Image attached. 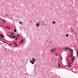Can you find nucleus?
Masks as SVG:
<instances>
[{
	"label": "nucleus",
	"instance_id": "nucleus-3",
	"mask_svg": "<svg viewBox=\"0 0 78 78\" xmlns=\"http://www.w3.org/2000/svg\"><path fill=\"white\" fill-rule=\"evenodd\" d=\"M0 20H2V22L4 23H6V21H5V20L2 19V18H0Z\"/></svg>",
	"mask_w": 78,
	"mask_h": 78
},
{
	"label": "nucleus",
	"instance_id": "nucleus-1",
	"mask_svg": "<svg viewBox=\"0 0 78 78\" xmlns=\"http://www.w3.org/2000/svg\"><path fill=\"white\" fill-rule=\"evenodd\" d=\"M36 60L34 58H33L32 59V60H31L30 62L32 64H34V62L36 61Z\"/></svg>",
	"mask_w": 78,
	"mask_h": 78
},
{
	"label": "nucleus",
	"instance_id": "nucleus-12",
	"mask_svg": "<svg viewBox=\"0 0 78 78\" xmlns=\"http://www.w3.org/2000/svg\"><path fill=\"white\" fill-rule=\"evenodd\" d=\"M53 50H54V48H53L52 49V50L51 51V52H53Z\"/></svg>",
	"mask_w": 78,
	"mask_h": 78
},
{
	"label": "nucleus",
	"instance_id": "nucleus-9",
	"mask_svg": "<svg viewBox=\"0 0 78 78\" xmlns=\"http://www.w3.org/2000/svg\"><path fill=\"white\" fill-rule=\"evenodd\" d=\"M14 32H15V33H16L17 30H16V29H14Z\"/></svg>",
	"mask_w": 78,
	"mask_h": 78
},
{
	"label": "nucleus",
	"instance_id": "nucleus-28",
	"mask_svg": "<svg viewBox=\"0 0 78 78\" xmlns=\"http://www.w3.org/2000/svg\"><path fill=\"white\" fill-rule=\"evenodd\" d=\"M17 46H18V45L16 44V47H17Z\"/></svg>",
	"mask_w": 78,
	"mask_h": 78
},
{
	"label": "nucleus",
	"instance_id": "nucleus-7",
	"mask_svg": "<svg viewBox=\"0 0 78 78\" xmlns=\"http://www.w3.org/2000/svg\"><path fill=\"white\" fill-rule=\"evenodd\" d=\"M0 36H1L2 37H4V36L3 34H0Z\"/></svg>",
	"mask_w": 78,
	"mask_h": 78
},
{
	"label": "nucleus",
	"instance_id": "nucleus-23",
	"mask_svg": "<svg viewBox=\"0 0 78 78\" xmlns=\"http://www.w3.org/2000/svg\"><path fill=\"white\" fill-rule=\"evenodd\" d=\"M12 36H13V35H10V36H11V37H12Z\"/></svg>",
	"mask_w": 78,
	"mask_h": 78
},
{
	"label": "nucleus",
	"instance_id": "nucleus-15",
	"mask_svg": "<svg viewBox=\"0 0 78 78\" xmlns=\"http://www.w3.org/2000/svg\"><path fill=\"white\" fill-rule=\"evenodd\" d=\"M21 42L23 43V41H24V40H21Z\"/></svg>",
	"mask_w": 78,
	"mask_h": 78
},
{
	"label": "nucleus",
	"instance_id": "nucleus-32",
	"mask_svg": "<svg viewBox=\"0 0 78 78\" xmlns=\"http://www.w3.org/2000/svg\"><path fill=\"white\" fill-rule=\"evenodd\" d=\"M15 37L16 38H17V37L15 36Z\"/></svg>",
	"mask_w": 78,
	"mask_h": 78
},
{
	"label": "nucleus",
	"instance_id": "nucleus-16",
	"mask_svg": "<svg viewBox=\"0 0 78 78\" xmlns=\"http://www.w3.org/2000/svg\"><path fill=\"white\" fill-rule=\"evenodd\" d=\"M3 39V38H2V37H1L0 38V40L2 41V39Z\"/></svg>",
	"mask_w": 78,
	"mask_h": 78
},
{
	"label": "nucleus",
	"instance_id": "nucleus-17",
	"mask_svg": "<svg viewBox=\"0 0 78 78\" xmlns=\"http://www.w3.org/2000/svg\"><path fill=\"white\" fill-rule=\"evenodd\" d=\"M11 34H14V33H11Z\"/></svg>",
	"mask_w": 78,
	"mask_h": 78
},
{
	"label": "nucleus",
	"instance_id": "nucleus-11",
	"mask_svg": "<svg viewBox=\"0 0 78 78\" xmlns=\"http://www.w3.org/2000/svg\"><path fill=\"white\" fill-rule=\"evenodd\" d=\"M58 67H59V68H60L61 67V65H60V63H58Z\"/></svg>",
	"mask_w": 78,
	"mask_h": 78
},
{
	"label": "nucleus",
	"instance_id": "nucleus-19",
	"mask_svg": "<svg viewBox=\"0 0 78 78\" xmlns=\"http://www.w3.org/2000/svg\"><path fill=\"white\" fill-rule=\"evenodd\" d=\"M65 50H68V48H65Z\"/></svg>",
	"mask_w": 78,
	"mask_h": 78
},
{
	"label": "nucleus",
	"instance_id": "nucleus-22",
	"mask_svg": "<svg viewBox=\"0 0 78 78\" xmlns=\"http://www.w3.org/2000/svg\"><path fill=\"white\" fill-rule=\"evenodd\" d=\"M66 36H67V37H68V36H69V35L68 34H66Z\"/></svg>",
	"mask_w": 78,
	"mask_h": 78
},
{
	"label": "nucleus",
	"instance_id": "nucleus-4",
	"mask_svg": "<svg viewBox=\"0 0 78 78\" xmlns=\"http://www.w3.org/2000/svg\"><path fill=\"white\" fill-rule=\"evenodd\" d=\"M70 67H71V64H70V63L69 62L68 67H69V68H70Z\"/></svg>",
	"mask_w": 78,
	"mask_h": 78
},
{
	"label": "nucleus",
	"instance_id": "nucleus-18",
	"mask_svg": "<svg viewBox=\"0 0 78 78\" xmlns=\"http://www.w3.org/2000/svg\"><path fill=\"white\" fill-rule=\"evenodd\" d=\"M15 37H16V36H13V39L15 38Z\"/></svg>",
	"mask_w": 78,
	"mask_h": 78
},
{
	"label": "nucleus",
	"instance_id": "nucleus-33",
	"mask_svg": "<svg viewBox=\"0 0 78 78\" xmlns=\"http://www.w3.org/2000/svg\"><path fill=\"white\" fill-rule=\"evenodd\" d=\"M61 59H62V57H61Z\"/></svg>",
	"mask_w": 78,
	"mask_h": 78
},
{
	"label": "nucleus",
	"instance_id": "nucleus-10",
	"mask_svg": "<svg viewBox=\"0 0 78 78\" xmlns=\"http://www.w3.org/2000/svg\"><path fill=\"white\" fill-rule=\"evenodd\" d=\"M6 28H7L8 29H10V28L9 27L7 26L5 27Z\"/></svg>",
	"mask_w": 78,
	"mask_h": 78
},
{
	"label": "nucleus",
	"instance_id": "nucleus-14",
	"mask_svg": "<svg viewBox=\"0 0 78 78\" xmlns=\"http://www.w3.org/2000/svg\"><path fill=\"white\" fill-rule=\"evenodd\" d=\"M19 23H20V25H22V22H20Z\"/></svg>",
	"mask_w": 78,
	"mask_h": 78
},
{
	"label": "nucleus",
	"instance_id": "nucleus-34",
	"mask_svg": "<svg viewBox=\"0 0 78 78\" xmlns=\"http://www.w3.org/2000/svg\"><path fill=\"white\" fill-rule=\"evenodd\" d=\"M65 51H66V50H65Z\"/></svg>",
	"mask_w": 78,
	"mask_h": 78
},
{
	"label": "nucleus",
	"instance_id": "nucleus-29",
	"mask_svg": "<svg viewBox=\"0 0 78 78\" xmlns=\"http://www.w3.org/2000/svg\"><path fill=\"white\" fill-rule=\"evenodd\" d=\"M56 56H58V55L57 54H55Z\"/></svg>",
	"mask_w": 78,
	"mask_h": 78
},
{
	"label": "nucleus",
	"instance_id": "nucleus-27",
	"mask_svg": "<svg viewBox=\"0 0 78 78\" xmlns=\"http://www.w3.org/2000/svg\"><path fill=\"white\" fill-rule=\"evenodd\" d=\"M53 23H54V24L55 23V22L53 21Z\"/></svg>",
	"mask_w": 78,
	"mask_h": 78
},
{
	"label": "nucleus",
	"instance_id": "nucleus-25",
	"mask_svg": "<svg viewBox=\"0 0 78 78\" xmlns=\"http://www.w3.org/2000/svg\"><path fill=\"white\" fill-rule=\"evenodd\" d=\"M68 49H69V50H70L72 49H71L70 48H68Z\"/></svg>",
	"mask_w": 78,
	"mask_h": 78
},
{
	"label": "nucleus",
	"instance_id": "nucleus-21",
	"mask_svg": "<svg viewBox=\"0 0 78 78\" xmlns=\"http://www.w3.org/2000/svg\"><path fill=\"white\" fill-rule=\"evenodd\" d=\"M14 45H16V42H15L14 43Z\"/></svg>",
	"mask_w": 78,
	"mask_h": 78
},
{
	"label": "nucleus",
	"instance_id": "nucleus-2",
	"mask_svg": "<svg viewBox=\"0 0 78 78\" xmlns=\"http://www.w3.org/2000/svg\"><path fill=\"white\" fill-rule=\"evenodd\" d=\"M72 61L73 62V61H74L75 60V57L74 56H73L72 57Z\"/></svg>",
	"mask_w": 78,
	"mask_h": 78
},
{
	"label": "nucleus",
	"instance_id": "nucleus-20",
	"mask_svg": "<svg viewBox=\"0 0 78 78\" xmlns=\"http://www.w3.org/2000/svg\"><path fill=\"white\" fill-rule=\"evenodd\" d=\"M15 40H18V38H15Z\"/></svg>",
	"mask_w": 78,
	"mask_h": 78
},
{
	"label": "nucleus",
	"instance_id": "nucleus-31",
	"mask_svg": "<svg viewBox=\"0 0 78 78\" xmlns=\"http://www.w3.org/2000/svg\"><path fill=\"white\" fill-rule=\"evenodd\" d=\"M11 44H9V46H11Z\"/></svg>",
	"mask_w": 78,
	"mask_h": 78
},
{
	"label": "nucleus",
	"instance_id": "nucleus-26",
	"mask_svg": "<svg viewBox=\"0 0 78 78\" xmlns=\"http://www.w3.org/2000/svg\"><path fill=\"white\" fill-rule=\"evenodd\" d=\"M3 42H4V43H5V44H6V42L5 41H3Z\"/></svg>",
	"mask_w": 78,
	"mask_h": 78
},
{
	"label": "nucleus",
	"instance_id": "nucleus-8",
	"mask_svg": "<svg viewBox=\"0 0 78 78\" xmlns=\"http://www.w3.org/2000/svg\"><path fill=\"white\" fill-rule=\"evenodd\" d=\"M73 56V53H70V57H72Z\"/></svg>",
	"mask_w": 78,
	"mask_h": 78
},
{
	"label": "nucleus",
	"instance_id": "nucleus-6",
	"mask_svg": "<svg viewBox=\"0 0 78 78\" xmlns=\"http://www.w3.org/2000/svg\"><path fill=\"white\" fill-rule=\"evenodd\" d=\"M70 51H71V53H73V50L70 49Z\"/></svg>",
	"mask_w": 78,
	"mask_h": 78
},
{
	"label": "nucleus",
	"instance_id": "nucleus-5",
	"mask_svg": "<svg viewBox=\"0 0 78 78\" xmlns=\"http://www.w3.org/2000/svg\"><path fill=\"white\" fill-rule=\"evenodd\" d=\"M39 23H37L36 24V27H39Z\"/></svg>",
	"mask_w": 78,
	"mask_h": 78
},
{
	"label": "nucleus",
	"instance_id": "nucleus-13",
	"mask_svg": "<svg viewBox=\"0 0 78 78\" xmlns=\"http://www.w3.org/2000/svg\"><path fill=\"white\" fill-rule=\"evenodd\" d=\"M55 50H56V48H55L54 50V53H55Z\"/></svg>",
	"mask_w": 78,
	"mask_h": 78
},
{
	"label": "nucleus",
	"instance_id": "nucleus-24",
	"mask_svg": "<svg viewBox=\"0 0 78 78\" xmlns=\"http://www.w3.org/2000/svg\"><path fill=\"white\" fill-rule=\"evenodd\" d=\"M20 44H22L23 43H22V41H20Z\"/></svg>",
	"mask_w": 78,
	"mask_h": 78
},
{
	"label": "nucleus",
	"instance_id": "nucleus-30",
	"mask_svg": "<svg viewBox=\"0 0 78 78\" xmlns=\"http://www.w3.org/2000/svg\"><path fill=\"white\" fill-rule=\"evenodd\" d=\"M19 36H20L19 35H18V37H19Z\"/></svg>",
	"mask_w": 78,
	"mask_h": 78
}]
</instances>
